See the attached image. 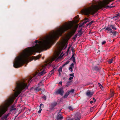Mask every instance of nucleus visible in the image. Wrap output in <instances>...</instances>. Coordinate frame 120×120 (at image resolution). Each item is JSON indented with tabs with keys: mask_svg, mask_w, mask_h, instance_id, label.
Masks as SVG:
<instances>
[{
	"mask_svg": "<svg viewBox=\"0 0 120 120\" xmlns=\"http://www.w3.org/2000/svg\"><path fill=\"white\" fill-rule=\"evenodd\" d=\"M46 68H39L38 71L33 75V77H29L28 79L17 83L16 86L14 90L15 92L14 94L12 95L0 106V117L7 111L8 108L13 103L15 98L21 91L28 88L27 82L29 84V83L34 79L40 78V76L44 75L46 73Z\"/></svg>",
	"mask_w": 120,
	"mask_h": 120,
	"instance_id": "nucleus-1",
	"label": "nucleus"
},
{
	"mask_svg": "<svg viewBox=\"0 0 120 120\" xmlns=\"http://www.w3.org/2000/svg\"><path fill=\"white\" fill-rule=\"evenodd\" d=\"M42 82L41 81L38 84V86H35L32 87L31 89H33L36 91H38L41 90L39 88V86H41L43 85Z\"/></svg>",
	"mask_w": 120,
	"mask_h": 120,
	"instance_id": "nucleus-2",
	"label": "nucleus"
},
{
	"mask_svg": "<svg viewBox=\"0 0 120 120\" xmlns=\"http://www.w3.org/2000/svg\"><path fill=\"white\" fill-rule=\"evenodd\" d=\"M10 114L9 113H8L4 115L1 117V120H8L7 117Z\"/></svg>",
	"mask_w": 120,
	"mask_h": 120,
	"instance_id": "nucleus-3",
	"label": "nucleus"
},
{
	"mask_svg": "<svg viewBox=\"0 0 120 120\" xmlns=\"http://www.w3.org/2000/svg\"><path fill=\"white\" fill-rule=\"evenodd\" d=\"M81 118V115L80 113H76L74 116L75 120H79Z\"/></svg>",
	"mask_w": 120,
	"mask_h": 120,
	"instance_id": "nucleus-4",
	"label": "nucleus"
},
{
	"mask_svg": "<svg viewBox=\"0 0 120 120\" xmlns=\"http://www.w3.org/2000/svg\"><path fill=\"white\" fill-rule=\"evenodd\" d=\"M105 30L109 31V33L110 34H113V32L112 31L111 29V25H109L108 27H105Z\"/></svg>",
	"mask_w": 120,
	"mask_h": 120,
	"instance_id": "nucleus-5",
	"label": "nucleus"
},
{
	"mask_svg": "<svg viewBox=\"0 0 120 120\" xmlns=\"http://www.w3.org/2000/svg\"><path fill=\"white\" fill-rule=\"evenodd\" d=\"M57 93L61 95H63V94L64 91L63 89H59L57 91Z\"/></svg>",
	"mask_w": 120,
	"mask_h": 120,
	"instance_id": "nucleus-6",
	"label": "nucleus"
},
{
	"mask_svg": "<svg viewBox=\"0 0 120 120\" xmlns=\"http://www.w3.org/2000/svg\"><path fill=\"white\" fill-rule=\"evenodd\" d=\"M93 94V93L90 91H88L86 93L87 96L89 97H91Z\"/></svg>",
	"mask_w": 120,
	"mask_h": 120,
	"instance_id": "nucleus-7",
	"label": "nucleus"
},
{
	"mask_svg": "<svg viewBox=\"0 0 120 120\" xmlns=\"http://www.w3.org/2000/svg\"><path fill=\"white\" fill-rule=\"evenodd\" d=\"M74 66V64L73 63H72L70 66V67L69 68V70L71 72L73 71Z\"/></svg>",
	"mask_w": 120,
	"mask_h": 120,
	"instance_id": "nucleus-8",
	"label": "nucleus"
},
{
	"mask_svg": "<svg viewBox=\"0 0 120 120\" xmlns=\"http://www.w3.org/2000/svg\"><path fill=\"white\" fill-rule=\"evenodd\" d=\"M63 118V116L61 114H58L57 115L56 119L57 120H61Z\"/></svg>",
	"mask_w": 120,
	"mask_h": 120,
	"instance_id": "nucleus-9",
	"label": "nucleus"
},
{
	"mask_svg": "<svg viewBox=\"0 0 120 120\" xmlns=\"http://www.w3.org/2000/svg\"><path fill=\"white\" fill-rule=\"evenodd\" d=\"M72 83V81L71 80L69 81L68 82L66 83V86H68L71 85Z\"/></svg>",
	"mask_w": 120,
	"mask_h": 120,
	"instance_id": "nucleus-10",
	"label": "nucleus"
},
{
	"mask_svg": "<svg viewBox=\"0 0 120 120\" xmlns=\"http://www.w3.org/2000/svg\"><path fill=\"white\" fill-rule=\"evenodd\" d=\"M114 96V92L113 91H111V93L110 95V98H112Z\"/></svg>",
	"mask_w": 120,
	"mask_h": 120,
	"instance_id": "nucleus-11",
	"label": "nucleus"
},
{
	"mask_svg": "<svg viewBox=\"0 0 120 120\" xmlns=\"http://www.w3.org/2000/svg\"><path fill=\"white\" fill-rule=\"evenodd\" d=\"M15 108H14V105H12L11 107L10 111H11L12 110L15 109Z\"/></svg>",
	"mask_w": 120,
	"mask_h": 120,
	"instance_id": "nucleus-12",
	"label": "nucleus"
},
{
	"mask_svg": "<svg viewBox=\"0 0 120 120\" xmlns=\"http://www.w3.org/2000/svg\"><path fill=\"white\" fill-rule=\"evenodd\" d=\"M58 71L59 73V75H60V72H61L62 71V68L61 67H60L59 68V69H58Z\"/></svg>",
	"mask_w": 120,
	"mask_h": 120,
	"instance_id": "nucleus-13",
	"label": "nucleus"
},
{
	"mask_svg": "<svg viewBox=\"0 0 120 120\" xmlns=\"http://www.w3.org/2000/svg\"><path fill=\"white\" fill-rule=\"evenodd\" d=\"M69 94V92H67L64 96V97L65 98H67Z\"/></svg>",
	"mask_w": 120,
	"mask_h": 120,
	"instance_id": "nucleus-14",
	"label": "nucleus"
},
{
	"mask_svg": "<svg viewBox=\"0 0 120 120\" xmlns=\"http://www.w3.org/2000/svg\"><path fill=\"white\" fill-rule=\"evenodd\" d=\"M85 21L83 22V24H84L87 22H89V20L87 18H85Z\"/></svg>",
	"mask_w": 120,
	"mask_h": 120,
	"instance_id": "nucleus-15",
	"label": "nucleus"
},
{
	"mask_svg": "<svg viewBox=\"0 0 120 120\" xmlns=\"http://www.w3.org/2000/svg\"><path fill=\"white\" fill-rule=\"evenodd\" d=\"M54 72V71L53 69L51 70L50 72L49 73V74L50 75H51L52 74H53Z\"/></svg>",
	"mask_w": 120,
	"mask_h": 120,
	"instance_id": "nucleus-16",
	"label": "nucleus"
},
{
	"mask_svg": "<svg viewBox=\"0 0 120 120\" xmlns=\"http://www.w3.org/2000/svg\"><path fill=\"white\" fill-rule=\"evenodd\" d=\"M43 105L42 104H41L40 105V110L38 111V113H41V110L42 109H41V106Z\"/></svg>",
	"mask_w": 120,
	"mask_h": 120,
	"instance_id": "nucleus-17",
	"label": "nucleus"
},
{
	"mask_svg": "<svg viewBox=\"0 0 120 120\" xmlns=\"http://www.w3.org/2000/svg\"><path fill=\"white\" fill-rule=\"evenodd\" d=\"M113 60V58L112 59L110 60H108V62L109 64H111L112 63Z\"/></svg>",
	"mask_w": 120,
	"mask_h": 120,
	"instance_id": "nucleus-18",
	"label": "nucleus"
},
{
	"mask_svg": "<svg viewBox=\"0 0 120 120\" xmlns=\"http://www.w3.org/2000/svg\"><path fill=\"white\" fill-rule=\"evenodd\" d=\"M111 27L113 30H115L116 29V28L114 26L112 25H110Z\"/></svg>",
	"mask_w": 120,
	"mask_h": 120,
	"instance_id": "nucleus-19",
	"label": "nucleus"
},
{
	"mask_svg": "<svg viewBox=\"0 0 120 120\" xmlns=\"http://www.w3.org/2000/svg\"><path fill=\"white\" fill-rule=\"evenodd\" d=\"M69 62H70V61H67V62H66L63 65V66H64L68 64L69 63Z\"/></svg>",
	"mask_w": 120,
	"mask_h": 120,
	"instance_id": "nucleus-20",
	"label": "nucleus"
},
{
	"mask_svg": "<svg viewBox=\"0 0 120 120\" xmlns=\"http://www.w3.org/2000/svg\"><path fill=\"white\" fill-rule=\"evenodd\" d=\"M74 91V89H71L70 91H68V92H69V94L71 93H71H73Z\"/></svg>",
	"mask_w": 120,
	"mask_h": 120,
	"instance_id": "nucleus-21",
	"label": "nucleus"
},
{
	"mask_svg": "<svg viewBox=\"0 0 120 120\" xmlns=\"http://www.w3.org/2000/svg\"><path fill=\"white\" fill-rule=\"evenodd\" d=\"M72 60L74 62H75V57H72Z\"/></svg>",
	"mask_w": 120,
	"mask_h": 120,
	"instance_id": "nucleus-22",
	"label": "nucleus"
},
{
	"mask_svg": "<svg viewBox=\"0 0 120 120\" xmlns=\"http://www.w3.org/2000/svg\"><path fill=\"white\" fill-rule=\"evenodd\" d=\"M68 108L70 110L72 111L73 109V108L71 106H69L68 107Z\"/></svg>",
	"mask_w": 120,
	"mask_h": 120,
	"instance_id": "nucleus-23",
	"label": "nucleus"
},
{
	"mask_svg": "<svg viewBox=\"0 0 120 120\" xmlns=\"http://www.w3.org/2000/svg\"><path fill=\"white\" fill-rule=\"evenodd\" d=\"M73 77H70L68 79L69 80H72L73 79Z\"/></svg>",
	"mask_w": 120,
	"mask_h": 120,
	"instance_id": "nucleus-24",
	"label": "nucleus"
},
{
	"mask_svg": "<svg viewBox=\"0 0 120 120\" xmlns=\"http://www.w3.org/2000/svg\"><path fill=\"white\" fill-rule=\"evenodd\" d=\"M69 75L70 76H72V77H74V74H70Z\"/></svg>",
	"mask_w": 120,
	"mask_h": 120,
	"instance_id": "nucleus-25",
	"label": "nucleus"
},
{
	"mask_svg": "<svg viewBox=\"0 0 120 120\" xmlns=\"http://www.w3.org/2000/svg\"><path fill=\"white\" fill-rule=\"evenodd\" d=\"M94 22V21H91V22H90L89 23V25H91L92 24V23Z\"/></svg>",
	"mask_w": 120,
	"mask_h": 120,
	"instance_id": "nucleus-26",
	"label": "nucleus"
},
{
	"mask_svg": "<svg viewBox=\"0 0 120 120\" xmlns=\"http://www.w3.org/2000/svg\"><path fill=\"white\" fill-rule=\"evenodd\" d=\"M92 101H93L94 102H95L96 101V99L95 98H93V99L92 100Z\"/></svg>",
	"mask_w": 120,
	"mask_h": 120,
	"instance_id": "nucleus-27",
	"label": "nucleus"
},
{
	"mask_svg": "<svg viewBox=\"0 0 120 120\" xmlns=\"http://www.w3.org/2000/svg\"><path fill=\"white\" fill-rule=\"evenodd\" d=\"M117 111V110H116L115 111H114L113 113V115H115L116 113V112Z\"/></svg>",
	"mask_w": 120,
	"mask_h": 120,
	"instance_id": "nucleus-28",
	"label": "nucleus"
},
{
	"mask_svg": "<svg viewBox=\"0 0 120 120\" xmlns=\"http://www.w3.org/2000/svg\"><path fill=\"white\" fill-rule=\"evenodd\" d=\"M106 43V41H104L102 42V44L103 45L105 44Z\"/></svg>",
	"mask_w": 120,
	"mask_h": 120,
	"instance_id": "nucleus-29",
	"label": "nucleus"
},
{
	"mask_svg": "<svg viewBox=\"0 0 120 120\" xmlns=\"http://www.w3.org/2000/svg\"><path fill=\"white\" fill-rule=\"evenodd\" d=\"M70 47H69V48H68V49L67 50V53H68V52H69V50H70Z\"/></svg>",
	"mask_w": 120,
	"mask_h": 120,
	"instance_id": "nucleus-30",
	"label": "nucleus"
},
{
	"mask_svg": "<svg viewBox=\"0 0 120 120\" xmlns=\"http://www.w3.org/2000/svg\"><path fill=\"white\" fill-rule=\"evenodd\" d=\"M93 108H91V109H90V111L91 112H92L93 111Z\"/></svg>",
	"mask_w": 120,
	"mask_h": 120,
	"instance_id": "nucleus-31",
	"label": "nucleus"
},
{
	"mask_svg": "<svg viewBox=\"0 0 120 120\" xmlns=\"http://www.w3.org/2000/svg\"><path fill=\"white\" fill-rule=\"evenodd\" d=\"M99 87L100 88L102 89L103 88V87L102 86V85L101 86H100Z\"/></svg>",
	"mask_w": 120,
	"mask_h": 120,
	"instance_id": "nucleus-32",
	"label": "nucleus"
},
{
	"mask_svg": "<svg viewBox=\"0 0 120 120\" xmlns=\"http://www.w3.org/2000/svg\"><path fill=\"white\" fill-rule=\"evenodd\" d=\"M93 102V101H90V103L91 104H92Z\"/></svg>",
	"mask_w": 120,
	"mask_h": 120,
	"instance_id": "nucleus-33",
	"label": "nucleus"
},
{
	"mask_svg": "<svg viewBox=\"0 0 120 120\" xmlns=\"http://www.w3.org/2000/svg\"><path fill=\"white\" fill-rule=\"evenodd\" d=\"M59 83L61 85L62 84V82H59Z\"/></svg>",
	"mask_w": 120,
	"mask_h": 120,
	"instance_id": "nucleus-34",
	"label": "nucleus"
},
{
	"mask_svg": "<svg viewBox=\"0 0 120 120\" xmlns=\"http://www.w3.org/2000/svg\"><path fill=\"white\" fill-rule=\"evenodd\" d=\"M79 16L78 15L76 17H75V18H76V19H77L79 17Z\"/></svg>",
	"mask_w": 120,
	"mask_h": 120,
	"instance_id": "nucleus-35",
	"label": "nucleus"
},
{
	"mask_svg": "<svg viewBox=\"0 0 120 120\" xmlns=\"http://www.w3.org/2000/svg\"><path fill=\"white\" fill-rule=\"evenodd\" d=\"M98 84L99 86H101L102 85L101 84L99 83H98Z\"/></svg>",
	"mask_w": 120,
	"mask_h": 120,
	"instance_id": "nucleus-36",
	"label": "nucleus"
},
{
	"mask_svg": "<svg viewBox=\"0 0 120 120\" xmlns=\"http://www.w3.org/2000/svg\"><path fill=\"white\" fill-rule=\"evenodd\" d=\"M75 54L74 53L73 54H72V57H74Z\"/></svg>",
	"mask_w": 120,
	"mask_h": 120,
	"instance_id": "nucleus-37",
	"label": "nucleus"
},
{
	"mask_svg": "<svg viewBox=\"0 0 120 120\" xmlns=\"http://www.w3.org/2000/svg\"><path fill=\"white\" fill-rule=\"evenodd\" d=\"M44 100H45L46 99V97H45V96L44 97Z\"/></svg>",
	"mask_w": 120,
	"mask_h": 120,
	"instance_id": "nucleus-38",
	"label": "nucleus"
},
{
	"mask_svg": "<svg viewBox=\"0 0 120 120\" xmlns=\"http://www.w3.org/2000/svg\"><path fill=\"white\" fill-rule=\"evenodd\" d=\"M67 120H73V119H67Z\"/></svg>",
	"mask_w": 120,
	"mask_h": 120,
	"instance_id": "nucleus-39",
	"label": "nucleus"
},
{
	"mask_svg": "<svg viewBox=\"0 0 120 120\" xmlns=\"http://www.w3.org/2000/svg\"><path fill=\"white\" fill-rule=\"evenodd\" d=\"M81 33V32H78V34H79L80 35L81 34H81H79V33Z\"/></svg>",
	"mask_w": 120,
	"mask_h": 120,
	"instance_id": "nucleus-40",
	"label": "nucleus"
},
{
	"mask_svg": "<svg viewBox=\"0 0 120 120\" xmlns=\"http://www.w3.org/2000/svg\"><path fill=\"white\" fill-rule=\"evenodd\" d=\"M71 50L72 52H73V49L72 48H71Z\"/></svg>",
	"mask_w": 120,
	"mask_h": 120,
	"instance_id": "nucleus-41",
	"label": "nucleus"
},
{
	"mask_svg": "<svg viewBox=\"0 0 120 120\" xmlns=\"http://www.w3.org/2000/svg\"><path fill=\"white\" fill-rule=\"evenodd\" d=\"M119 89L120 90V86H119Z\"/></svg>",
	"mask_w": 120,
	"mask_h": 120,
	"instance_id": "nucleus-42",
	"label": "nucleus"
},
{
	"mask_svg": "<svg viewBox=\"0 0 120 120\" xmlns=\"http://www.w3.org/2000/svg\"><path fill=\"white\" fill-rule=\"evenodd\" d=\"M61 111V110H60V112Z\"/></svg>",
	"mask_w": 120,
	"mask_h": 120,
	"instance_id": "nucleus-43",
	"label": "nucleus"
},
{
	"mask_svg": "<svg viewBox=\"0 0 120 120\" xmlns=\"http://www.w3.org/2000/svg\"><path fill=\"white\" fill-rule=\"evenodd\" d=\"M15 102H16H16H17V101H15Z\"/></svg>",
	"mask_w": 120,
	"mask_h": 120,
	"instance_id": "nucleus-44",
	"label": "nucleus"
}]
</instances>
